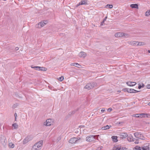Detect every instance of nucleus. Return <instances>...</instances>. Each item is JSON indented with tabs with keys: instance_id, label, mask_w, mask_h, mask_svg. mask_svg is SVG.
Listing matches in <instances>:
<instances>
[{
	"instance_id": "nucleus-1",
	"label": "nucleus",
	"mask_w": 150,
	"mask_h": 150,
	"mask_svg": "<svg viewBox=\"0 0 150 150\" xmlns=\"http://www.w3.org/2000/svg\"><path fill=\"white\" fill-rule=\"evenodd\" d=\"M42 141L40 140L36 143L33 146L32 150H40L42 145Z\"/></svg>"
},
{
	"instance_id": "nucleus-36",
	"label": "nucleus",
	"mask_w": 150,
	"mask_h": 150,
	"mask_svg": "<svg viewBox=\"0 0 150 150\" xmlns=\"http://www.w3.org/2000/svg\"><path fill=\"white\" fill-rule=\"evenodd\" d=\"M15 50L16 51H17L19 50V48L18 47H16L15 48Z\"/></svg>"
},
{
	"instance_id": "nucleus-45",
	"label": "nucleus",
	"mask_w": 150,
	"mask_h": 150,
	"mask_svg": "<svg viewBox=\"0 0 150 150\" xmlns=\"http://www.w3.org/2000/svg\"><path fill=\"white\" fill-rule=\"evenodd\" d=\"M118 92H120V91H118Z\"/></svg>"
},
{
	"instance_id": "nucleus-38",
	"label": "nucleus",
	"mask_w": 150,
	"mask_h": 150,
	"mask_svg": "<svg viewBox=\"0 0 150 150\" xmlns=\"http://www.w3.org/2000/svg\"><path fill=\"white\" fill-rule=\"evenodd\" d=\"M147 88H150V84L149 85H148L147 86Z\"/></svg>"
},
{
	"instance_id": "nucleus-27",
	"label": "nucleus",
	"mask_w": 150,
	"mask_h": 150,
	"mask_svg": "<svg viewBox=\"0 0 150 150\" xmlns=\"http://www.w3.org/2000/svg\"><path fill=\"white\" fill-rule=\"evenodd\" d=\"M137 46H138V45H139V46H141V45H144V42H137Z\"/></svg>"
},
{
	"instance_id": "nucleus-17",
	"label": "nucleus",
	"mask_w": 150,
	"mask_h": 150,
	"mask_svg": "<svg viewBox=\"0 0 150 150\" xmlns=\"http://www.w3.org/2000/svg\"><path fill=\"white\" fill-rule=\"evenodd\" d=\"M30 139H29V137H27L23 141V144H25L28 143Z\"/></svg>"
},
{
	"instance_id": "nucleus-9",
	"label": "nucleus",
	"mask_w": 150,
	"mask_h": 150,
	"mask_svg": "<svg viewBox=\"0 0 150 150\" xmlns=\"http://www.w3.org/2000/svg\"><path fill=\"white\" fill-rule=\"evenodd\" d=\"M142 149V150H150V143H146L143 145Z\"/></svg>"
},
{
	"instance_id": "nucleus-14",
	"label": "nucleus",
	"mask_w": 150,
	"mask_h": 150,
	"mask_svg": "<svg viewBox=\"0 0 150 150\" xmlns=\"http://www.w3.org/2000/svg\"><path fill=\"white\" fill-rule=\"evenodd\" d=\"M79 57L84 58L86 56V54L84 52H81L79 54Z\"/></svg>"
},
{
	"instance_id": "nucleus-24",
	"label": "nucleus",
	"mask_w": 150,
	"mask_h": 150,
	"mask_svg": "<svg viewBox=\"0 0 150 150\" xmlns=\"http://www.w3.org/2000/svg\"><path fill=\"white\" fill-rule=\"evenodd\" d=\"M8 146L11 148H13L14 147V145L12 142H10L8 144Z\"/></svg>"
},
{
	"instance_id": "nucleus-43",
	"label": "nucleus",
	"mask_w": 150,
	"mask_h": 150,
	"mask_svg": "<svg viewBox=\"0 0 150 150\" xmlns=\"http://www.w3.org/2000/svg\"><path fill=\"white\" fill-rule=\"evenodd\" d=\"M148 105L149 106H150V102H149L148 103Z\"/></svg>"
},
{
	"instance_id": "nucleus-7",
	"label": "nucleus",
	"mask_w": 150,
	"mask_h": 150,
	"mask_svg": "<svg viewBox=\"0 0 150 150\" xmlns=\"http://www.w3.org/2000/svg\"><path fill=\"white\" fill-rule=\"evenodd\" d=\"M147 114L145 113H141L139 114H134L132 116L137 117H147Z\"/></svg>"
},
{
	"instance_id": "nucleus-50",
	"label": "nucleus",
	"mask_w": 150,
	"mask_h": 150,
	"mask_svg": "<svg viewBox=\"0 0 150 150\" xmlns=\"http://www.w3.org/2000/svg\"><path fill=\"white\" fill-rule=\"evenodd\" d=\"M4 1H6V0H4Z\"/></svg>"
},
{
	"instance_id": "nucleus-18",
	"label": "nucleus",
	"mask_w": 150,
	"mask_h": 150,
	"mask_svg": "<svg viewBox=\"0 0 150 150\" xmlns=\"http://www.w3.org/2000/svg\"><path fill=\"white\" fill-rule=\"evenodd\" d=\"M127 140L129 142H131L133 141V137L131 135H129L127 137Z\"/></svg>"
},
{
	"instance_id": "nucleus-25",
	"label": "nucleus",
	"mask_w": 150,
	"mask_h": 150,
	"mask_svg": "<svg viewBox=\"0 0 150 150\" xmlns=\"http://www.w3.org/2000/svg\"><path fill=\"white\" fill-rule=\"evenodd\" d=\"M12 126L14 129H17L18 127V124L16 123H14L12 124Z\"/></svg>"
},
{
	"instance_id": "nucleus-47",
	"label": "nucleus",
	"mask_w": 150,
	"mask_h": 150,
	"mask_svg": "<svg viewBox=\"0 0 150 150\" xmlns=\"http://www.w3.org/2000/svg\"><path fill=\"white\" fill-rule=\"evenodd\" d=\"M8 141H9V142H10V140H9V139H8Z\"/></svg>"
},
{
	"instance_id": "nucleus-19",
	"label": "nucleus",
	"mask_w": 150,
	"mask_h": 150,
	"mask_svg": "<svg viewBox=\"0 0 150 150\" xmlns=\"http://www.w3.org/2000/svg\"><path fill=\"white\" fill-rule=\"evenodd\" d=\"M70 65L71 66H75L78 68H80V67L81 66L79 64L76 63H71Z\"/></svg>"
},
{
	"instance_id": "nucleus-10",
	"label": "nucleus",
	"mask_w": 150,
	"mask_h": 150,
	"mask_svg": "<svg viewBox=\"0 0 150 150\" xmlns=\"http://www.w3.org/2000/svg\"><path fill=\"white\" fill-rule=\"evenodd\" d=\"M80 139V138L78 139V138L75 137L72 138L69 140V142L72 144H74L76 143L78 140H79Z\"/></svg>"
},
{
	"instance_id": "nucleus-39",
	"label": "nucleus",
	"mask_w": 150,
	"mask_h": 150,
	"mask_svg": "<svg viewBox=\"0 0 150 150\" xmlns=\"http://www.w3.org/2000/svg\"><path fill=\"white\" fill-rule=\"evenodd\" d=\"M120 148L119 147L115 149V150H120Z\"/></svg>"
},
{
	"instance_id": "nucleus-15",
	"label": "nucleus",
	"mask_w": 150,
	"mask_h": 150,
	"mask_svg": "<svg viewBox=\"0 0 150 150\" xmlns=\"http://www.w3.org/2000/svg\"><path fill=\"white\" fill-rule=\"evenodd\" d=\"M129 44L130 45L134 46H137V42H136L134 41H131L129 42Z\"/></svg>"
},
{
	"instance_id": "nucleus-30",
	"label": "nucleus",
	"mask_w": 150,
	"mask_h": 150,
	"mask_svg": "<svg viewBox=\"0 0 150 150\" xmlns=\"http://www.w3.org/2000/svg\"><path fill=\"white\" fill-rule=\"evenodd\" d=\"M113 6L112 5L108 4L106 6V8H112Z\"/></svg>"
},
{
	"instance_id": "nucleus-23",
	"label": "nucleus",
	"mask_w": 150,
	"mask_h": 150,
	"mask_svg": "<svg viewBox=\"0 0 150 150\" xmlns=\"http://www.w3.org/2000/svg\"><path fill=\"white\" fill-rule=\"evenodd\" d=\"M110 127L108 125H107L101 128V129L103 130H106L110 128Z\"/></svg>"
},
{
	"instance_id": "nucleus-2",
	"label": "nucleus",
	"mask_w": 150,
	"mask_h": 150,
	"mask_svg": "<svg viewBox=\"0 0 150 150\" xmlns=\"http://www.w3.org/2000/svg\"><path fill=\"white\" fill-rule=\"evenodd\" d=\"M99 135H90L86 137V140L88 142H91L95 141L96 138H98Z\"/></svg>"
},
{
	"instance_id": "nucleus-5",
	"label": "nucleus",
	"mask_w": 150,
	"mask_h": 150,
	"mask_svg": "<svg viewBox=\"0 0 150 150\" xmlns=\"http://www.w3.org/2000/svg\"><path fill=\"white\" fill-rule=\"evenodd\" d=\"M115 36L116 37H122L124 36L125 38H127L129 36V35L127 33H125L122 32H119L115 33Z\"/></svg>"
},
{
	"instance_id": "nucleus-28",
	"label": "nucleus",
	"mask_w": 150,
	"mask_h": 150,
	"mask_svg": "<svg viewBox=\"0 0 150 150\" xmlns=\"http://www.w3.org/2000/svg\"><path fill=\"white\" fill-rule=\"evenodd\" d=\"M39 70L45 71L46 70V68L43 67H40Z\"/></svg>"
},
{
	"instance_id": "nucleus-49",
	"label": "nucleus",
	"mask_w": 150,
	"mask_h": 150,
	"mask_svg": "<svg viewBox=\"0 0 150 150\" xmlns=\"http://www.w3.org/2000/svg\"><path fill=\"white\" fill-rule=\"evenodd\" d=\"M98 110V109H97H97H96V110Z\"/></svg>"
},
{
	"instance_id": "nucleus-37",
	"label": "nucleus",
	"mask_w": 150,
	"mask_h": 150,
	"mask_svg": "<svg viewBox=\"0 0 150 150\" xmlns=\"http://www.w3.org/2000/svg\"><path fill=\"white\" fill-rule=\"evenodd\" d=\"M112 110V109L111 108H109L108 109V110L110 111H111Z\"/></svg>"
},
{
	"instance_id": "nucleus-16",
	"label": "nucleus",
	"mask_w": 150,
	"mask_h": 150,
	"mask_svg": "<svg viewBox=\"0 0 150 150\" xmlns=\"http://www.w3.org/2000/svg\"><path fill=\"white\" fill-rule=\"evenodd\" d=\"M139 91H137V90H135L134 89L129 88L128 92L129 93H137V92H139Z\"/></svg>"
},
{
	"instance_id": "nucleus-35",
	"label": "nucleus",
	"mask_w": 150,
	"mask_h": 150,
	"mask_svg": "<svg viewBox=\"0 0 150 150\" xmlns=\"http://www.w3.org/2000/svg\"><path fill=\"white\" fill-rule=\"evenodd\" d=\"M105 111V110L104 109V108L102 109L101 110V112H104Z\"/></svg>"
},
{
	"instance_id": "nucleus-46",
	"label": "nucleus",
	"mask_w": 150,
	"mask_h": 150,
	"mask_svg": "<svg viewBox=\"0 0 150 150\" xmlns=\"http://www.w3.org/2000/svg\"><path fill=\"white\" fill-rule=\"evenodd\" d=\"M144 86V84L142 85V86Z\"/></svg>"
},
{
	"instance_id": "nucleus-44",
	"label": "nucleus",
	"mask_w": 150,
	"mask_h": 150,
	"mask_svg": "<svg viewBox=\"0 0 150 150\" xmlns=\"http://www.w3.org/2000/svg\"><path fill=\"white\" fill-rule=\"evenodd\" d=\"M148 52H149V53H150V50H149L148 51Z\"/></svg>"
},
{
	"instance_id": "nucleus-26",
	"label": "nucleus",
	"mask_w": 150,
	"mask_h": 150,
	"mask_svg": "<svg viewBox=\"0 0 150 150\" xmlns=\"http://www.w3.org/2000/svg\"><path fill=\"white\" fill-rule=\"evenodd\" d=\"M31 67L32 68H34L36 70H39L40 69H39V68H40L39 67H38V66L33 67V65H31Z\"/></svg>"
},
{
	"instance_id": "nucleus-34",
	"label": "nucleus",
	"mask_w": 150,
	"mask_h": 150,
	"mask_svg": "<svg viewBox=\"0 0 150 150\" xmlns=\"http://www.w3.org/2000/svg\"><path fill=\"white\" fill-rule=\"evenodd\" d=\"M107 16H106L105 18L104 19L103 21V22H104L106 20V19L107 18Z\"/></svg>"
},
{
	"instance_id": "nucleus-31",
	"label": "nucleus",
	"mask_w": 150,
	"mask_h": 150,
	"mask_svg": "<svg viewBox=\"0 0 150 150\" xmlns=\"http://www.w3.org/2000/svg\"><path fill=\"white\" fill-rule=\"evenodd\" d=\"M64 79V77L63 76H61L60 77H59L58 79V80L59 81H63Z\"/></svg>"
},
{
	"instance_id": "nucleus-11",
	"label": "nucleus",
	"mask_w": 150,
	"mask_h": 150,
	"mask_svg": "<svg viewBox=\"0 0 150 150\" xmlns=\"http://www.w3.org/2000/svg\"><path fill=\"white\" fill-rule=\"evenodd\" d=\"M118 135L122 139H125L128 136V134L126 132H120L119 133Z\"/></svg>"
},
{
	"instance_id": "nucleus-20",
	"label": "nucleus",
	"mask_w": 150,
	"mask_h": 150,
	"mask_svg": "<svg viewBox=\"0 0 150 150\" xmlns=\"http://www.w3.org/2000/svg\"><path fill=\"white\" fill-rule=\"evenodd\" d=\"M130 7L132 8H138V6L136 4H132L130 5Z\"/></svg>"
},
{
	"instance_id": "nucleus-29",
	"label": "nucleus",
	"mask_w": 150,
	"mask_h": 150,
	"mask_svg": "<svg viewBox=\"0 0 150 150\" xmlns=\"http://www.w3.org/2000/svg\"><path fill=\"white\" fill-rule=\"evenodd\" d=\"M145 15L146 16H148L150 15V10L147 11L145 13Z\"/></svg>"
},
{
	"instance_id": "nucleus-32",
	"label": "nucleus",
	"mask_w": 150,
	"mask_h": 150,
	"mask_svg": "<svg viewBox=\"0 0 150 150\" xmlns=\"http://www.w3.org/2000/svg\"><path fill=\"white\" fill-rule=\"evenodd\" d=\"M129 88H125L123 89V90L124 91H127L128 92Z\"/></svg>"
},
{
	"instance_id": "nucleus-40",
	"label": "nucleus",
	"mask_w": 150,
	"mask_h": 150,
	"mask_svg": "<svg viewBox=\"0 0 150 150\" xmlns=\"http://www.w3.org/2000/svg\"><path fill=\"white\" fill-rule=\"evenodd\" d=\"M139 143V142L137 141H135L134 142V143L135 144H138Z\"/></svg>"
},
{
	"instance_id": "nucleus-8",
	"label": "nucleus",
	"mask_w": 150,
	"mask_h": 150,
	"mask_svg": "<svg viewBox=\"0 0 150 150\" xmlns=\"http://www.w3.org/2000/svg\"><path fill=\"white\" fill-rule=\"evenodd\" d=\"M53 122V120L51 119H48L47 120L46 122L44 123V125L46 126H50L51 125Z\"/></svg>"
},
{
	"instance_id": "nucleus-13",
	"label": "nucleus",
	"mask_w": 150,
	"mask_h": 150,
	"mask_svg": "<svg viewBox=\"0 0 150 150\" xmlns=\"http://www.w3.org/2000/svg\"><path fill=\"white\" fill-rule=\"evenodd\" d=\"M127 84L129 86H133L136 84V83L135 82H127Z\"/></svg>"
},
{
	"instance_id": "nucleus-42",
	"label": "nucleus",
	"mask_w": 150,
	"mask_h": 150,
	"mask_svg": "<svg viewBox=\"0 0 150 150\" xmlns=\"http://www.w3.org/2000/svg\"><path fill=\"white\" fill-rule=\"evenodd\" d=\"M104 22H103V21L101 22L100 24L101 25H103V23Z\"/></svg>"
},
{
	"instance_id": "nucleus-21",
	"label": "nucleus",
	"mask_w": 150,
	"mask_h": 150,
	"mask_svg": "<svg viewBox=\"0 0 150 150\" xmlns=\"http://www.w3.org/2000/svg\"><path fill=\"white\" fill-rule=\"evenodd\" d=\"M112 138L113 140V141L115 142H117L118 140L117 139V137L116 136H112Z\"/></svg>"
},
{
	"instance_id": "nucleus-3",
	"label": "nucleus",
	"mask_w": 150,
	"mask_h": 150,
	"mask_svg": "<svg viewBox=\"0 0 150 150\" xmlns=\"http://www.w3.org/2000/svg\"><path fill=\"white\" fill-rule=\"evenodd\" d=\"M96 84L95 83H88L84 87V88L88 90H90L93 88L96 87Z\"/></svg>"
},
{
	"instance_id": "nucleus-41",
	"label": "nucleus",
	"mask_w": 150,
	"mask_h": 150,
	"mask_svg": "<svg viewBox=\"0 0 150 150\" xmlns=\"http://www.w3.org/2000/svg\"><path fill=\"white\" fill-rule=\"evenodd\" d=\"M142 86H141V85L139 86H138V88H139V89H140L142 88Z\"/></svg>"
},
{
	"instance_id": "nucleus-33",
	"label": "nucleus",
	"mask_w": 150,
	"mask_h": 150,
	"mask_svg": "<svg viewBox=\"0 0 150 150\" xmlns=\"http://www.w3.org/2000/svg\"><path fill=\"white\" fill-rule=\"evenodd\" d=\"M15 117V120L16 121V118L17 116V114L15 113L14 114Z\"/></svg>"
},
{
	"instance_id": "nucleus-6",
	"label": "nucleus",
	"mask_w": 150,
	"mask_h": 150,
	"mask_svg": "<svg viewBox=\"0 0 150 150\" xmlns=\"http://www.w3.org/2000/svg\"><path fill=\"white\" fill-rule=\"evenodd\" d=\"M47 22V21L46 20L41 21L36 25V27L39 28H41L46 24Z\"/></svg>"
},
{
	"instance_id": "nucleus-12",
	"label": "nucleus",
	"mask_w": 150,
	"mask_h": 150,
	"mask_svg": "<svg viewBox=\"0 0 150 150\" xmlns=\"http://www.w3.org/2000/svg\"><path fill=\"white\" fill-rule=\"evenodd\" d=\"M87 4H88V2L87 0H81L80 2L76 5V7H78L80 5Z\"/></svg>"
},
{
	"instance_id": "nucleus-22",
	"label": "nucleus",
	"mask_w": 150,
	"mask_h": 150,
	"mask_svg": "<svg viewBox=\"0 0 150 150\" xmlns=\"http://www.w3.org/2000/svg\"><path fill=\"white\" fill-rule=\"evenodd\" d=\"M133 150H142V148L139 146H137L133 148Z\"/></svg>"
},
{
	"instance_id": "nucleus-48",
	"label": "nucleus",
	"mask_w": 150,
	"mask_h": 150,
	"mask_svg": "<svg viewBox=\"0 0 150 150\" xmlns=\"http://www.w3.org/2000/svg\"><path fill=\"white\" fill-rule=\"evenodd\" d=\"M13 108H15L14 107V105L13 106Z\"/></svg>"
},
{
	"instance_id": "nucleus-4",
	"label": "nucleus",
	"mask_w": 150,
	"mask_h": 150,
	"mask_svg": "<svg viewBox=\"0 0 150 150\" xmlns=\"http://www.w3.org/2000/svg\"><path fill=\"white\" fill-rule=\"evenodd\" d=\"M134 136L137 138L142 139L144 140L145 138L143 135L140 132H136L134 134Z\"/></svg>"
}]
</instances>
